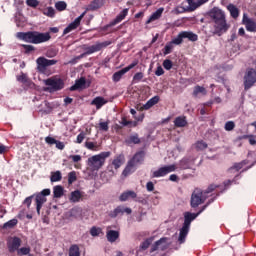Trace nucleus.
Masks as SVG:
<instances>
[{
  "mask_svg": "<svg viewBox=\"0 0 256 256\" xmlns=\"http://www.w3.org/2000/svg\"><path fill=\"white\" fill-rule=\"evenodd\" d=\"M209 17L214 23V35H218V37H221V35L229 31V27H231V25L227 23V16L225 15V12L223 10L219 8H213L209 12Z\"/></svg>",
  "mask_w": 256,
  "mask_h": 256,
  "instance_id": "1",
  "label": "nucleus"
},
{
  "mask_svg": "<svg viewBox=\"0 0 256 256\" xmlns=\"http://www.w3.org/2000/svg\"><path fill=\"white\" fill-rule=\"evenodd\" d=\"M217 185L211 184L203 191L201 188H195L191 195L190 205L193 209L203 205L207 201L208 197H211V193L217 190Z\"/></svg>",
  "mask_w": 256,
  "mask_h": 256,
  "instance_id": "2",
  "label": "nucleus"
},
{
  "mask_svg": "<svg viewBox=\"0 0 256 256\" xmlns=\"http://www.w3.org/2000/svg\"><path fill=\"white\" fill-rule=\"evenodd\" d=\"M19 39L25 41L26 43H33L34 45H39L41 43H47V41L51 40V34L49 32L41 33L37 31H29V32H19L17 34Z\"/></svg>",
  "mask_w": 256,
  "mask_h": 256,
  "instance_id": "3",
  "label": "nucleus"
},
{
  "mask_svg": "<svg viewBox=\"0 0 256 256\" xmlns=\"http://www.w3.org/2000/svg\"><path fill=\"white\" fill-rule=\"evenodd\" d=\"M207 206H203L196 214L191 212H186L184 214V223L182 228L180 229V234L178 241L180 244L185 243V239H187V235H189V228L191 227V221H195L199 215H201Z\"/></svg>",
  "mask_w": 256,
  "mask_h": 256,
  "instance_id": "4",
  "label": "nucleus"
},
{
  "mask_svg": "<svg viewBox=\"0 0 256 256\" xmlns=\"http://www.w3.org/2000/svg\"><path fill=\"white\" fill-rule=\"evenodd\" d=\"M108 157H111V152H101L98 155L89 157L87 165L91 171H99V169L105 165V161H107Z\"/></svg>",
  "mask_w": 256,
  "mask_h": 256,
  "instance_id": "5",
  "label": "nucleus"
},
{
  "mask_svg": "<svg viewBox=\"0 0 256 256\" xmlns=\"http://www.w3.org/2000/svg\"><path fill=\"white\" fill-rule=\"evenodd\" d=\"M124 164H125V155L118 154L112 160L109 161V164L107 166V171L111 173V175H115V171H117Z\"/></svg>",
  "mask_w": 256,
  "mask_h": 256,
  "instance_id": "6",
  "label": "nucleus"
},
{
  "mask_svg": "<svg viewBox=\"0 0 256 256\" xmlns=\"http://www.w3.org/2000/svg\"><path fill=\"white\" fill-rule=\"evenodd\" d=\"M184 39L195 42L199 40V36L191 31H182L178 34L176 38H174L175 45H181Z\"/></svg>",
  "mask_w": 256,
  "mask_h": 256,
  "instance_id": "7",
  "label": "nucleus"
},
{
  "mask_svg": "<svg viewBox=\"0 0 256 256\" xmlns=\"http://www.w3.org/2000/svg\"><path fill=\"white\" fill-rule=\"evenodd\" d=\"M45 85H47V87H50L52 91H61V89L65 87V82L63 81V79L54 76L46 79Z\"/></svg>",
  "mask_w": 256,
  "mask_h": 256,
  "instance_id": "8",
  "label": "nucleus"
},
{
  "mask_svg": "<svg viewBox=\"0 0 256 256\" xmlns=\"http://www.w3.org/2000/svg\"><path fill=\"white\" fill-rule=\"evenodd\" d=\"M174 171H177V165L175 164L163 166L158 170L154 171L152 174V177L153 178L165 177V175H169V173H173Z\"/></svg>",
  "mask_w": 256,
  "mask_h": 256,
  "instance_id": "9",
  "label": "nucleus"
},
{
  "mask_svg": "<svg viewBox=\"0 0 256 256\" xmlns=\"http://www.w3.org/2000/svg\"><path fill=\"white\" fill-rule=\"evenodd\" d=\"M138 63L139 62L134 61L133 63H131L127 67L115 72L112 76V79H113L114 83H119V81H121V79H123V75H125V73H129V71H131V69L137 67Z\"/></svg>",
  "mask_w": 256,
  "mask_h": 256,
  "instance_id": "10",
  "label": "nucleus"
},
{
  "mask_svg": "<svg viewBox=\"0 0 256 256\" xmlns=\"http://www.w3.org/2000/svg\"><path fill=\"white\" fill-rule=\"evenodd\" d=\"M109 42H102V43H96L92 46H84V55H92V53H97L98 51H101V49H105V47H108Z\"/></svg>",
  "mask_w": 256,
  "mask_h": 256,
  "instance_id": "11",
  "label": "nucleus"
},
{
  "mask_svg": "<svg viewBox=\"0 0 256 256\" xmlns=\"http://www.w3.org/2000/svg\"><path fill=\"white\" fill-rule=\"evenodd\" d=\"M242 25H244L246 30L250 33H256V20L247 16L246 13L243 14Z\"/></svg>",
  "mask_w": 256,
  "mask_h": 256,
  "instance_id": "12",
  "label": "nucleus"
},
{
  "mask_svg": "<svg viewBox=\"0 0 256 256\" xmlns=\"http://www.w3.org/2000/svg\"><path fill=\"white\" fill-rule=\"evenodd\" d=\"M19 247H21V238L14 236L7 240V248L9 253H15V251H19Z\"/></svg>",
  "mask_w": 256,
  "mask_h": 256,
  "instance_id": "13",
  "label": "nucleus"
},
{
  "mask_svg": "<svg viewBox=\"0 0 256 256\" xmlns=\"http://www.w3.org/2000/svg\"><path fill=\"white\" fill-rule=\"evenodd\" d=\"M37 63V67L39 71H45V69H47V67H51L52 65H57V60H49L45 57H39L36 60Z\"/></svg>",
  "mask_w": 256,
  "mask_h": 256,
  "instance_id": "14",
  "label": "nucleus"
},
{
  "mask_svg": "<svg viewBox=\"0 0 256 256\" xmlns=\"http://www.w3.org/2000/svg\"><path fill=\"white\" fill-rule=\"evenodd\" d=\"M87 12H83L78 18H76L72 23H70L63 31V35H67L71 33V31H75L79 25H81V21H83V17Z\"/></svg>",
  "mask_w": 256,
  "mask_h": 256,
  "instance_id": "15",
  "label": "nucleus"
},
{
  "mask_svg": "<svg viewBox=\"0 0 256 256\" xmlns=\"http://www.w3.org/2000/svg\"><path fill=\"white\" fill-rule=\"evenodd\" d=\"M120 233L117 230H111V226L107 227L106 239L109 243H115L119 239Z\"/></svg>",
  "mask_w": 256,
  "mask_h": 256,
  "instance_id": "16",
  "label": "nucleus"
},
{
  "mask_svg": "<svg viewBox=\"0 0 256 256\" xmlns=\"http://www.w3.org/2000/svg\"><path fill=\"white\" fill-rule=\"evenodd\" d=\"M159 101H161V97L154 96L150 100H148L146 104L140 107L139 111H149V109H151V107H155V105H157Z\"/></svg>",
  "mask_w": 256,
  "mask_h": 256,
  "instance_id": "17",
  "label": "nucleus"
},
{
  "mask_svg": "<svg viewBox=\"0 0 256 256\" xmlns=\"http://www.w3.org/2000/svg\"><path fill=\"white\" fill-rule=\"evenodd\" d=\"M125 213L126 215H131V213H133V210H131V208L128 207L118 206L111 213V217H117V215H123Z\"/></svg>",
  "mask_w": 256,
  "mask_h": 256,
  "instance_id": "18",
  "label": "nucleus"
},
{
  "mask_svg": "<svg viewBox=\"0 0 256 256\" xmlns=\"http://www.w3.org/2000/svg\"><path fill=\"white\" fill-rule=\"evenodd\" d=\"M129 199H137V193L133 190H127L119 197V201L121 202L129 201Z\"/></svg>",
  "mask_w": 256,
  "mask_h": 256,
  "instance_id": "19",
  "label": "nucleus"
},
{
  "mask_svg": "<svg viewBox=\"0 0 256 256\" xmlns=\"http://www.w3.org/2000/svg\"><path fill=\"white\" fill-rule=\"evenodd\" d=\"M127 15H129V9L125 8L122 12H120V14L116 16V18L110 23V25L112 27H114V25H118V23H121V21H123V19H125Z\"/></svg>",
  "mask_w": 256,
  "mask_h": 256,
  "instance_id": "20",
  "label": "nucleus"
},
{
  "mask_svg": "<svg viewBox=\"0 0 256 256\" xmlns=\"http://www.w3.org/2000/svg\"><path fill=\"white\" fill-rule=\"evenodd\" d=\"M82 198H83V192L79 190H75L70 193L69 201L71 203H79V201H81Z\"/></svg>",
  "mask_w": 256,
  "mask_h": 256,
  "instance_id": "21",
  "label": "nucleus"
},
{
  "mask_svg": "<svg viewBox=\"0 0 256 256\" xmlns=\"http://www.w3.org/2000/svg\"><path fill=\"white\" fill-rule=\"evenodd\" d=\"M164 8H159L156 12L152 13L149 19L146 21V24L153 23V21H157V19H161V15H163Z\"/></svg>",
  "mask_w": 256,
  "mask_h": 256,
  "instance_id": "22",
  "label": "nucleus"
},
{
  "mask_svg": "<svg viewBox=\"0 0 256 256\" xmlns=\"http://www.w3.org/2000/svg\"><path fill=\"white\" fill-rule=\"evenodd\" d=\"M69 161L74 163L75 169H81V161H83V157L81 155H70L68 156Z\"/></svg>",
  "mask_w": 256,
  "mask_h": 256,
  "instance_id": "23",
  "label": "nucleus"
},
{
  "mask_svg": "<svg viewBox=\"0 0 256 256\" xmlns=\"http://www.w3.org/2000/svg\"><path fill=\"white\" fill-rule=\"evenodd\" d=\"M205 3H209V0H188V5L192 11H195V9H198L201 5H205Z\"/></svg>",
  "mask_w": 256,
  "mask_h": 256,
  "instance_id": "24",
  "label": "nucleus"
},
{
  "mask_svg": "<svg viewBox=\"0 0 256 256\" xmlns=\"http://www.w3.org/2000/svg\"><path fill=\"white\" fill-rule=\"evenodd\" d=\"M144 159H145V152L140 151V152H137L129 161L132 162L134 165H137L138 163H143Z\"/></svg>",
  "mask_w": 256,
  "mask_h": 256,
  "instance_id": "25",
  "label": "nucleus"
},
{
  "mask_svg": "<svg viewBox=\"0 0 256 256\" xmlns=\"http://www.w3.org/2000/svg\"><path fill=\"white\" fill-rule=\"evenodd\" d=\"M200 95H203V96L207 95V89L203 86L196 85L193 89L192 96L197 98Z\"/></svg>",
  "mask_w": 256,
  "mask_h": 256,
  "instance_id": "26",
  "label": "nucleus"
},
{
  "mask_svg": "<svg viewBox=\"0 0 256 256\" xmlns=\"http://www.w3.org/2000/svg\"><path fill=\"white\" fill-rule=\"evenodd\" d=\"M36 209L37 213H41V207H43V203L47 201V198L43 196V194H37L36 195Z\"/></svg>",
  "mask_w": 256,
  "mask_h": 256,
  "instance_id": "27",
  "label": "nucleus"
},
{
  "mask_svg": "<svg viewBox=\"0 0 256 256\" xmlns=\"http://www.w3.org/2000/svg\"><path fill=\"white\" fill-rule=\"evenodd\" d=\"M174 125L177 128L181 127H187L188 122H187V117L186 116H178L174 120Z\"/></svg>",
  "mask_w": 256,
  "mask_h": 256,
  "instance_id": "28",
  "label": "nucleus"
},
{
  "mask_svg": "<svg viewBox=\"0 0 256 256\" xmlns=\"http://www.w3.org/2000/svg\"><path fill=\"white\" fill-rule=\"evenodd\" d=\"M227 10L229 11L232 19H238L239 18V8H237V6H235L234 4H229L227 6Z\"/></svg>",
  "mask_w": 256,
  "mask_h": 256,
  "instance_id": "29",
  "label": "nucleus"
},
{
  "mask_svg": "<svg viewBox=\"0 0 256 256\" xmlns=\"http://www.w3.org/2000/svg\"><path fill=\"white\" fill-rule=\"evenodd\" d=\"M106 103L107 100H105V98L98 96L92 100L91 105H95L96 109H101V107H103V105H106Z\"/></svg>",
  "mask_w": 256,
  "mask_h": 256,
  "instance_id": "30",
  "label": "nucleus"
},
{
  "mask_svg": "<svg viewBox=\"0 0 256 256\" xmlns=\"http://www.w3.org/2000/svg\"><path fill=\"white\" fill-rule=\"evenodd\" d=\"M53 195L55 199H61L63 195H65V189L61 185L54 186L53 188Z\"/></svg>",
  "mask_w": 256,
  "mask_h": 256,
  "instance_id": "31",
  "label": "nucleus"
},
{
  "mask_svg": "<svg viewBox=\"0 0 256 256\" xmlns=\"http://www.w3.org/2000/svg\"><path fill=\"white\" fill-rule=\"evenodd\" d=\"M141 143V139L139 138V134L130 135L126 139V145H139Z\"/></svg>",
  "mask_w": 256,
  "mask_h": 256,
  "instance_id": "32",
  "label": "nucleus"
},
{
  "mask_svg": "<svg viewBox=\"0 0 256 256\" xmlns=\"http://www.w3.org/2000/svg\"><path fill=\"white\" fill-rule=\"evenodd\" d=\"M120 124L123 125V127H137V121H132L127 118V116L121 118Z\"/></svg>",
  "mask_w": 256,
  "mask_h": 256,
  "instance_id": "33",
  "label": "nucleus"
},
{
  "mask_svg": "<svg viewBox=\"0 0 256 256\" xmlns=\"http://www.w3.org/2000/svg\"><path fill=\"white\" fill-rule=\"evenodd\" d=\"M134 169H135L134 163L128 161L127 166L125 167V169L122 172V175L124 177H128V175H131L133 173Z\"/></svg>",
  "mask_w": 256,
  "mask_h": 256,
  "instance_id": "34",
  "label": "nucleus"
},
{
  "mask_svg": "<svg viewBox=\"0 0 256 256\" xmlns=\"http://www.w3.org/2000/svg\"><path fill=\"white\" fill-rule=\"evenodd\" d=\"M85 78H80L76 80L75 84L71 86L70 91H77V89H83L85 87Z\"/></svg>",
  "mask_w": 256,
  "mask_h": 256,
  "instance_id": "35",
  "label": "nucleus"
},
{
  "mask_svg": "<svg viewBox=\"0 0 256 256\" xmlns=\"http://www.w3.org/2000/svg\"><path fill=\"white\" fill-rule=\"evenodd\" d=\"M85 147L88 148L90 151H100L101 145L97 142L86 141Z\"/></svg>",
  "mask_w": 256,
  "mask_h": 256,
  "instance_id": "36",
  "label": "nucleus"
},
{
  "mask_svg": "<svg viewBox=\"0 0 256 256\" xmlns=\"http://www.w3.org/2000/svg\"><path fill=\"white\" fill-rule=\"evenodd\" d=\"M103 7V0H92L89 5L91 11H96V9H101Z\"/></svg>",
  "mask_w": 256,
  "mask_h": 256,
  "instance_id": "37",
  "label": "nucleus"
},
{
  "mask_svg": "<svg viewBox=\"0 0 256 256\" xmlns=\"http://www.w3.org/2000/svg\"><path fill=\"white\" fill-rule=\"evenodd\" d=\"M69 256H81V251L77 244H73L69 248Z\"/></svg>",
  "mask_w": 256,
  "mask_h": 256,
  "instance_id": "38",
  "label": "nucleus"
},
{
  "mask_svg": "<svg viewBox=\"0 0 256 256\" xmlns=\"http://www.w3.org/2000/svg\"><path fill=\"white\" fill-rule=\"evenodd\" d=\"M63 179V175L61 174V171H55L51 173L50 181L52 183H57V181H61Z\"/></svg>",
  "mask_w": 256,
  "mask_h": 256,
  "instance_id": "39",
  "label": "nucleus"
},
{
  "mask_svg": "<svg viewBox=\"0 0 256 256\" xmlns=\"http://www.w3.org/2000/svg\"><path fill=\"white\" fill-rule=\"evenodd\" d=\"M174 41H175V39H173L171 42H168L165 45L164 49L162 50L164 55H169V53H171L173 51V49L175 47L174 46L175 45Z\"/></svg>",
  "mask_w": 256,
  "mask_h": 256,
  "instance_id": "40",
  "label": "nucleus"
},
{
  "mask_svg": "<svg viewBox=\"0 0 256 256\" xmlns=\"http://www.w3.org/2000/svg\"><path fill=\"white\" fill-rule=\"evenodd\" d=\"M211 105H213V102H208L204 104V107L200 109V115H209L211 112Z\"/></svg>",
  "mask_w": 256,
  "mask_h": 256,
  "instance_id": "41",
  "label": "nucleus"
},
{
  "mask_svg": "<svg viewBox=\"0 0 256 256\" xmlns=\"http://www.w3.org/2000/svg\"><path fill=\"white\" fill-rule=\"evenodd\" d=\"M17 223H19V220L14 218V219L4 223L3 229H13V227L17 226Z\"/></svg>",
  "mask_w": 256,
  "mask_h": 256,
  "instance_id": "42",
  "label": "nucleus"
},
{
  "mask_svg": "<svg viewBox=\"0 0 256 256\" xmlns=\"http://www.w3.org/2000/svg\"><path fill=\"white\" fill-rule=\"evenodd\" d=\"M208 145L207 142L200 140L198 142L195 143V149H197V151H205V149H207Z\"/></svg>",
  "mask_w": 256,
  "mask_h": 256,
  "instance_id": "43",
  "label": "nucleus"
},
{
  "mask_svg": "<svg viewBox=\"0 0 256 256\" xmlns=\"http://www.w3.org/2000/svg\"><path fill=\"white\" fill-rule=\"evenodd\" d=\"M17 251V255L23 256V255H29V253H31V247L26 246V247H22V248H18Z\"/></svg>",
  "mask_w": 256,
  "mask_h": 256,
  "instance_id": "44",
  "label": "nucleus"
},
{
  "mask_svg": "<svg viewBox=\"0 0 256 256\" xmlns=\"http://www.w3.org/2000/svg\"><path fill=\"white\" fill-rule=\"evenodd\" d=\"M143 77H145L143 72H138V73L134 74L132 83L133 84L141 83V81L143 80Z\"/></svg>",
  "mask_w": 256,
  "mask_h": 256,
  "instance_id": "45",
  "label": "nucleus"
},
{
  "mask_svg": "<svg viewBox=\"0 0 256 256\" xmlns=\"http://www.w3.org/2000/svg\"><path fill=\"white\" fill-rule=\"evenodd\" d=\"M77 181V172L72 171L68 173V185H73Z\"/></svg>",
  "mask_w": 256,
  "mask_h": 256,
  "instance_id": "46",
  "label": "nucleus"
},
{
  "mask_svg": "<svg viewBox=\"0 0 256 256\" xmlns=\"http://www.w3.org/2000/svg\"><path fill=\"white\" fill-rule=\"evenodd\" d=\"M101 233H103V230L101 228H97V227L93 226L90 229V235H92V237H99V235H101Z\"/></svg>",
  "mask_w": 256,
  "mask_h": 256,
  "instance_id": "47",
  "label": "nucleus"
},
{
  "mask_svg": "<svg viewBox=\"0 0 256 256\" xmlns=\"http://www.w3.org/2000/svg\"><path fill=\"white\" fill-rule=\"evenodd\" d=\"M43 13L46 15V17H55V9L53 7H47L44 9Z\"/></svg>",
  "mask_w": 256,
  "mask_h": 256,
  "instance_id": "48",
  "label": "nucleus"
},
{
  "mask_svg": "<svg viewBox=\"0 0 256 256\" xmlns=\"http://www.w3.org/2000/svg\"><path fill=\"white\" fill-rule=\"evenodd\" d=\"M22 48L26 55H29V53H33V51H35V47L33 45L23 44Z\"/></svg>",
  "mask_w": 256,
  "mask_h": 256,
  "instance_id": "49",
  "label": "nucleus"
},
{
  "mask_svg": "<svg viewBox=\"0 0 256 256\" xmlns=\"http://www.w3.org/2000/svg\"><path fill=\"white\" fill-rule=\"evenodd\" d=\"M243 169V163H236L231 167L228 171L229 173H233V171H236V173H239Z\"/></svg>",
  "mask_w": 256,
  "mask_h": 256,
  "instance_id": "50",
  "label": "nucleus"
},
{
  "mask_svg": "<svg viewBox=\"0 0 256 256\" xmlns=\"http://www.w3.org/2000/svg\"><path fill=\"white\" fill-rule=\"evenodd\" d=\"M57 11H65L67 9V3L65 1H59L55 4Z\"/></svg>",
  "mask_w": 256,
  "mask_h": 256,
  "instance_id": "51",
  "label": "nucleus"
},
{
  "mask_svg": "<svg viewBox=\"0 0 256 256\" xmlns=\"http://www.w3.org/2000/svg\"><path fill=\"white\" fill-rule=\"evenodd\" d=\"M99 131H109V121L106 122H99L98 124Z\"/></svg>",
  "mask_w": 256,
  "mask_h": 256,
  "instance_id": "52",
  "label": "nucleus"
},
{
  "mask_svg": "<svg viewBox=\"0 0 256 256\" xmlns=\"http://www.w3.org/2000/svg\"><path fill=\"white\" fill-rule=\"evenodd\" d=\"M163 67L166 71H171L173 69V61L166 59L163 61Z\"/></svg>",
  "mask_w": 256,
  "mask_h": 256,
  "instance_id": "53",
  "label": "nucleus"
},
{
  "mask_svg": "<svg viewBox=\"0 0 256 256\" xmlns=\"http://www.w3.org/2000/svg\"><path fill=\"white\" fill-rule=\"evenodd\" d=\"M179 169H182V170L189 169V160L188 159H182L179 162Z\"/></svg>",
  "mask_w": 256,
  "mask_h": 256,
  "instance_id": "54",
  "label": "nucleus"
},
{
  "mask_svg": "<svg viewBox=\"0 0 256 256\" xmlns=\"http://www.w3.org/2000/svg\"><path fill=\"white\" fill-rule=\"evenodd\" d=\"M224 129H225V131H233V129H235V122H233V121L226 122Z\"/></svg>",
  "mask_w": 256,
  "mask_h": 256,
  "instance_id": "55",
  "label": "nucleus"
},
{
  "mask_svg": "<svg viewBox=\"0 0 256 256\" xmlns=\"http://www.w3.org/2000/svg\"><path fill=\"white\" fill-rule=\"evenodd\" d=\"M17 81L20 83H27L29 81V78H27V75L22 73L21 75L17 76Z\"/></svg>",
  "mask_w": 256,
  "mask_h": 256,
  "instance_id": "56",
  "label": "nucleus"
},
{
  "mask_svg": "<svg viewBox=\"0 0 256 256\" xmlns=\"http://www.w3.org/2000/svg\"><path fill=\"white\" fill-rule=\"evenodd\" d=\"M28 7H38L39 1L37 0H26Z\"/></svg>",
  "mask_w": 256,
  "mask_h": 256,
  "instance_id": "57",
  "label": "nucleus"
},
{
  "mask_svg": "<svg viewBox=\"0 0 256 256\" xmlns=\"http://www.w3.org/2000/svg\"><path fill=\"white\" fill-rule=\"evenodd\" d=\"M31 203H33V196L27 197L24 200L23 205H26V207L29 209V207H31Z\"/></svg>",
  "mask_w": 256,
  "mask_h": 256,
  "instance_id": "58",
  "label": "nucleus"
},
{
  "mask_svg": "<svg viewBox=\"0 0 256 256\" xmlns=\"http://www.w3.org/2000/svg\"><path fill=\"white\" fill-rule=\"evenodd\" d=\"M45 142L48 144V145H55L57 143V140L51 136H48L45 138Z\"/></svg>",
  "mask_w": 256,
  "mask_h": 256,
  "instance_id": "59",
  "label": "nucleus"
},
{
  "mask_svg": "<svg viewBox=\"0 0 256 256\" xmlns=\"http://www.w3.org/2000/svg\"><path fill=\"white\" fill-rule=\"evenodd\" d=\"M155 75L157 77H161V75H165V70H163V67L158 66L155 71Z\"/></svg>",
  "mask_w": 256,
  "mask_h": 256,
  "instance_id": "60",
  "label": "nucleus"
},
{
  "mask_svg": "<svg viewBox=\"0 0 256 256\" xmlns=\"http://www.w3.org/2000/svg\"><path fill=\"white\" fill-rule=\"evenodd\" d=\"M56 148L59 149L60 151H63L65 149V143L59 141V140H56Z\"/></svg>",
  "mask_w": 256,
  "mask_h": 256,
  "instance_id": "61",
  "label": "nucleus"
},
{
  "mask_svg": "<svg viewBox=\"0 0 256 256\" xmlns=\"http://www.w3.org/2000/svg\"><path fill=\"white\" fill-rule=\"evenodd\" d=\"M146 189H147V191H149V192H151V191H155V184H153V182H148L147 184H146Z\"/></svg>",
  "mask_w": 256,
  "mask_h": 256,
  "instance_id": "62",
  "label": "nucleus"
},
{
  "mask_svg": "<svg viewBox=\"0 0 256 256\" xmlns=\"http://www.w3.org/2000/svg\"><path fill=\"white\" fill-rule=\"evenodd\" d=\"M84 140H85V134L80 133V134L77 136V141H76V143H83Z\"/></svg>",
  "mask_w": 256,
  "mask_h": 256,
  "instance_id": "63",
  "label": "nucleus"
},
{
  "mask_svg": "<svg viewBox=\"0 0 256 256\" xmlns=\"http://www.w3.org/2000/svg\"><path fill=\"white\" fill-rule=\"evenodd\" d=\"M250 145H256V136L251 135L250 138L248 139Z\"/></svg>",
  "mask_w": 256,
  "mask_h": 256,
  "instance_id": "64",
  "label": "nucleus"
}]
</instances>
